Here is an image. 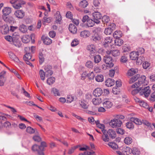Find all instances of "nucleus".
<instances>
[{
	"label": "nucleus",
	"instance_id": "obj_1",
	"mask_svg": "<svg viewBox=\"0 0 155 155\" xmlns=\"http://www.w3.org/2000/svg\"><path fill=\"white\" fill-rule=\"evenodd\" d=\"M35 49V47L33 46L30 47H26L25 48L26 53L23 57L24 61L30 60L31 59V56L30 52H33Z\"/></svg>",
	"mask_w": 155,
	"mask_h": 155
},
{
	"label": "nucleus",
	"instance_id": "obj_2",
	"mask_svg": "<svg viewBox=\"0 0 155 155\" xmlns=\"http://www.w3.org/2000/svg\"><path fill=\"white\" fill-rule=\"evenodd\" d=\"M140 94L141 95H144V97H148L151 93V91L149 86L143 87H141L140 88Z\"/></svg>",
	"mask_w": 155,
	"mask_h": 155
},
{
	"label": "nucleus",
	"instance_id": "obj_3",
	"mask_svg": "<svg viewBox=\"0 0 155 155\" xmlns=\"http://www.w3.org/2000/svg\"><path fill=\"white\" fill-rule=\"evenodd\" d=\"M113 41V38L110 37H108L104 38V41L103 42V46L107 48L109 46L113 48L114 47V45L112 43Z\"/></svg>",
	"mask_w": 155,
	"mask_h": 155
},
{
	"label": "nucleus",
	"instance_id": "obj_4",
	"mask_svg": "<svg viewBox=\"0 0 155 155\" xmlns=\"http://www.w3.org/2000/svg\"><path fill=\"white\" fill-rule=\"evenodd\" d=\"M104 61L108 65L109 68H111L113 67L114 65V64L113 63L114 61L111 56L109 55L105 56L104 58Z\"/></svg>",
	"mask_w": 155,
	"mask_h": 155
},
{
	"label": "nucleus",
	"instance_id": "obj_5",
	"mask_svg": "<svg viewBox=\"0 0 155 155\" xmlns=\"http://www.w3.org/2000/svg\"><path fill=\"white\" fill-rule=\"evenodd\" d=\"M121 124L122 122L120 120L117 119L111 120L109 123L110 125L113 128L120 127Z\"/></svg>",
	"mask_w": 155,
	"mask_h": 155
},
{
	"label": "nucleus",
	"instance_id": "obj_6",
	"mask_svg": "<svg viewBox=\"0 0 155 155\" xmlns=\"http://www.w3.org/2000/svg\"><path fill=\"white\" fill-rule=\"evenodd\" d=\"M92 15L95 23L97 24L99 23L100 21L99 20L101 18V14L98 12H95L93 13Z\"/></svg>",
	"mask_w": 155,
	"mask_h": 155
},
{
	"label": "nucleus",
	"instance_id": "obj_7",
	"mask_svg": "<svg viewBox=\"0 0 155 155\" xmlns=\"http://www.w3.org/2000/svg\"><path fill=\"white\" fill-rule=\"evenodd\" d=\"M51 66L50 65H47L45 67L44 70L46 77H48L52 74L53 72L51 70Z\"/></svg>",
	"mask_w": 155,
	"mask_h": 155
},
{
	"label": "nucleus",
	"instance_id": "obj_8",
	"mask_svg": "<svg viewBox=\"0 0 155 155\" xmlns=\"http://www.w3.org/2000/svg\"><path fill=\"white\" fill-rule=\"evenodd\" d=\"M12 12V8L9 7H4L2 10V12L3 14L2 17L7 16L9 15Z\"/></svg>",
	"mask_w": 155,
	"mask_h": 155
},
{
	"label": "nucleus",
	"instance_id": "obj_9",
	"mask_svg": "<svg viewBox=\"0 0 155 155\" xmlns=\"http://www.w3.org/2000/svg\"><path fill=\"white\" fill-rule=\"evenodd\" d=\"M12 37L13 39L14 45L16 46L18 45H18H17L15 44V42L18 43L19 42L18 39L20 38V36L18 32H14L12 34Z\"/></svg>",
	"mask_w": 155,
	"mask_h": 155
},
{
	"label": "nucleus",
	"instance_id": "obj_10",
	"mask_svg": "<svg viewBox=\"0 0 155 155\" xmlns=\"http://www.w3.org/2000/svg\"><path fill=\"white\" fill-rule=\"evenodd\" d=\"M6 73V72L4 71L0 73V86H2L4 85Z\"/></svg>",
	"mask_w": 155,
	"mask_h": 155
},
{
	"label": "nucleus",
	"instance_id": "obj_11",
	"mask_svg": "<svg viewBox=\"0 0 155 155\" xmlns=\"http://www.w3.org/2000/svg\"><path fill=\"white\" fill-rule=\"evenodd\" d=\"M14 14L17 18H22L25 16V12L22 10H17L15 12Z\"/></svg>",
	"mask_w": 155,
	"mask_h": 155
},
{
	"label": "nucleus",
	"instance_id": "obj_12",
	"mask_svg": "<svg viewBox=\"0 0 155 155\" xmlns=\"http://www.w3.org/2000/svg\"><path fill=\"white\" fill-rule=\"evenodd\" d=\"M103 104L104 107L107 109H109L111 108L113 105L112 102L108 100H104Z\"/></svg>",
	"mask_w": 155,
	"mask_h": 155
},
{
	"label": "nucleus",
	"instance_id": "obj_13",
	"mask_svg": "<svg viewBox=\"0 0 155 155\" xmlns=\"http://www.w3.org/2000/svg\"><path fill=\"white\" fill-rule=\"evenodd\" d=\"M32 149L34 151H37L39 155H44L43 152L40 150L39 146L35 144L32 147Z\"/></svg>",
	"mask_w": 155,
	"mask_h": 155
},
{
	"label": "nucleus",
	"instance_id": "obj_14",
	"mask_svg": "<svg viewBox=\"0 0 155 155\" xmlns=\"http://www.w3.org/2000/svg\"><path fill=\"white\" fill-rule=\"evenodd\" d=\"M147 83H144L141 81L139 80L138 82H137L135 83L134 84L131 86V88H137L139 87L142 86H144L145 84H146Z\"/></svg>",
	"mask_w": 155,
	"mask_h": 155
},
{
	"label": "nucleus",
	"instance_id": "obj_15",
	"mask_svg": "<svg viewBox=\"0 0 155 155\" xmlns=\"http://www.w3.org/2000/svg\"><path fill=\"white\" fill-rule=\"evenodd\" d=\"M103 93V91L100 88H97L93 92V94L96 97L100 96Z\"/></svg>",
	"mask_w": 155,
	"mask_h": 155
},
{
	"label": "nucleus",
	"instance_id": "obj_16",
	"mask_svg": "<svg viewBox=\"0 0 155 155\" xmlns=\"http://www.w3.org/2000/svg\"><path fill=\"white\" fill-rule=\"evenodd\" d=\"M115 84L114 80L110 78L107 79L105 81V84L107 87H110L113 86Z\"/></svg>",
	"mask_w": 155,
	"mask_h": 155
},
{
	"label": "nucleus",
	"instance_id": "obj_17",
	"mask_svg": "<svg viewBox=\"0 0 155 155\" xmlns=\"http://www.w3.org/2000/svg\"><path fill=\"white\" fill-rule=\"evenodd\" d=\"M138 72L137 69L131 68L128 70L127 74L128 76H131L137 74Z\"/></svg>",
	"mask_w": 155,
	"mask_h": 155
},
{
	"label": "nucleus",
	"instance_id": "obj_18",
	"mask_svg": "<svg viewBox=\"0 0 155 155\" xmlns=\"http://www.w3.org/2000/svg\"><path fill=\"white\" fill-rule=\"evenodd\" d=\"M42 38L43 43L46 45H50L52 42V40L48 37L43 36Z\"/></svg>",
	"mask_w": 155,
	"mask_h": 155
},
{
	"label": "nucleus",
	"instance_id": "obj_19",
	"mask_svg": "<svg viewBox=\"0 0 155 155\" xmlns=\"http://www.w3.org/2000/svg\"><path fill=\"white\" fill-rule=\"evenodd\" d=\"M69 30L71 33L73 34H76L77 32V28L74 24H70L69 25Z\"/></svg>",
	"mask_w": 155,
	"mask_h": 155
},
{
	"label": "nucleus",
	"instance_id": "obj_20",
	"mask_svg": "<svg viewBox=\"0 0 155 155\" xmlns=\"http://www.w3.org/2000/svg\"><path fill=\"white\" fill-rule=\"evenodd\" d=\"M87 49L89 51V52L91 54H94L95 53L96 51L95 49V46L93 45H91L88 46L87 47Z\"/></svg>",
	"mask_w": 155,
	"mask_h": 155
},
{
	"label": "nucleus",
	"instance_id": "obj_21",
	"mask_svg": "<svg viewBox=\"0 0 155 155\" xmlns=\"http://www.w3.org/2000/svg\"><path fill=\"white\" fill-rule=\"evenodd\" d=\"M112 26H115V24L114 23H112ZM114 28L112 27V28L109 27L107 28H106L105 29L104 31V33L106 35H110L112 31H113Z\"/></svg>",
	"mask_w": 155,
	"mask_h": 155
},
{
	"label": "nucleus",
	"instance_id": "obj_22",
	"mask_svg": "<svg viewBox=\"0 0 155 155\" xmlns=\"http://www.w3.org/2000/svg\"><path fill=\"white\" fill-rule=\"evenodd\" d=\"M3 20L6 22L9 23H13L14 21V19L12 16H5L2 17Z\"/></svg>",
	"mask_w": 155,
	"mask_h": 155
},
{
	"label": "nucleus",
	"instance_id": "obj_23",
	"mask_svg": "<svg viewBox=\"0 0 155 155\" xmlns=\"http://www.w3.org/2000/svg\"><path fill=\"white\" fill-rule=\"evenodd\" d=\"M90 35V32L87 30H84L80 33L81 37L83 38H86L88 37Z\"/></svg>",
	"mask_w": 155,
	"mask_h": 155
},
{
	"label": "nucleus",
	"instance_id": "obj_24",
	"mask_svg": "<svg viewBox=\"0 0 155 155\" xmlns=\"http://www.w3.org/2000/svg\"><path fill=\"white\" fill-rule=\"evenodd\" d=\"M111 52L112 55L115 57H117L120 54V51L117 50H114L112 51H106V53L108 54H110Z\"/></svg>",
	"mask_w": 155,
	"mask_h": 155
},
{
	"label": "nucleus",
	"instance_id": "obj_25",
	"mask_svg": "<svg viewBox=\"0 0 155 155\" xmlns=\"http://www.w3.org/2000/svg\"><path fill=\"white\" fill-rule=\"evenodd\" d=\"M108 134L112 139H114L116 137L115 132L112 129H109L108 130Z\"/></svg>",
	"mask_w": 155,
	"mask_h": 155
},
{
	"label": "nucleus",
	"instance_id": "obj_26",
	"mask_svg": "<svg viewBox=\"0 0 155 155\" xmlns=\"http://www.w3.org/2000/svg\"><path fill=\"white\" fill-rule=\"evenodd\" d=\"M130 119L131 121L137 124L141 125L142 124V121L137 118L132 117Z\"/></svg>",
	"mask_w": 155,
	"mask_h": 155
},
{
	"label": "nucleus",
	"instance_id": "obj_27",
	"mask_svg": "<svg viewBox=\"0 0 155 155\" xmlns=\"http://www.w3.org/2000/svg\"><path fill=\"white\" fill-rule=\"evenodd\" d=\"M8 55L10 58L14 61L18 62L19 61V59L12 52H8Z\"/></svg>",
	"mask_w": 155,
	"mask_h": 155
},
{
	"label": "nucleus",
	"instance_id": "obj_28",
	"mask_svg": "<svg viewBox=\"0 0 155 155\" xmlns=\"http://www.w3.org/2000/svg\"><path fill=\"white\" fill-rule=\"evenodd\" d=\"M1 30L2 33L4 34L7 33L9 31L8 27L6 25H2L1 27Z\"/></svg>",
	"mask_w": 155,
	"mask_h": 155
},
{
	"label": "nucleus",
	"instance_id": "obj_29",
	"mask_svg": "<svg viewBox=\"0 0 155 155\" xmlns=\"http://www.w3.org/2000/svg\"><path fill=\"white\" fill-rule=\"evenodd\" d=\"M138 54L135 51H133L131 52L130 54V57L132 60H135L137 58Z\"/></svg>",
	"mask_w": 155,
	"mask_h": 155
},
{
	"label": "nucleus",
	"instance_id": "obj_30",
	"mask_svg": "<svg viewBox=\"0 0 155 155\" xmlns=\"http://www.w3.org/2000/svg\"><path fill=\"white\" fill-rule=\"evenodd\" d=\"M123 41L121 38H117L114 40V43L115 45L118 46H121L123 43Z\"/></svg>",
	"mask_w": 155,
	"mask_h": 155
},
{
	"label": "nucleus",
	"instance_id": "obj_31",
	"mask_svg": "<svg viewBox=\"0 0 155 155\" xmlns=\"http://www.w3.org/2000/svg\"><path fill=\"white\" fill-rule=\"evenodd\" d=\"M31 38V37L28 35H26L23 36L21 38L22 42L24 43L28 42Z\"/></svg>",
	"mask_w": 155,
	"mask_h": 155
},
{
	"label": "nucleus",
	"instance_id": "obj_32",
	"mask_svg": "<svg viewBox=\"0 0 155 155\" xmlns=\"http://www.w3.org/2000/svg\"><path fill=\"white\" fill-rule=\"evenodd\" d=\"M93 104L95 105H99L101 102V99L99 97H96L93 98L92 101Z\"/></svg>",
	"mask_w": 155,
	"mask_h": 155
},
{
	"label": "nucleus",
	"instance_id": "obj_33",
	"mask_svg": "<svg viewBox=\"0 0 155 155\" xmlns=\"http://www.w3.org/2000/svg\"><path fill=\"white\" fill-rule=\"evenodd\" d=\"M55 18L56 23L60 24L61 20V17L59 11L57 12L56 15H55Z\"/></svg>",
	"mask_w": 155,
	"mask_h": 155
},
{
	"label": "nucleus",
	"instance_id": "obj_34",
	"mask_svg": "<svg viewBox=\"0 0 155 155\" xmlns=\"http://www.w3.org/2000/svg\"><path fill=\"white\" fill-rule=\"evenodd\" d=\"M131 153L134 155H139L140 152V150L138 148L134 147L131 149Z\"/></svg>",
	"mask_w": 155,
	"mask_h": 155
},
{
	"label": "nucleus",
	"instance_id": "obj_35",
	"mask_svg": "<svg viewBox=\"0 0 155 155\" xmlns=\"http://www.w3.org/2000/svg\"><path fill=\"white\" fill-rule=\"evenodd\" d=\"M140 75L138 74H137L134 76L132 77L129 81V82L131 84L134 82L136 81L139 77Z\"/></svg>",
	"mask_w": 155,
	"mask_h": 155
},
{
	"label": "nucleus",
	"instance_id": "obj_36",
	"mask_svg": "<svg viewBox=\"0 0 155 155\" xmlns=\"http://www.w3.org/2000/svg\"><path fill=\"white\" fill-rule=\"evenodd\" d=\"M88 5V3L86 0H83L81 1L79 4V6L83 8L87 7Z\"/></svg>",
	"mask_w": 155,
	"mask_h": 155
},
{
	"label": "nucleus",
	"instance_id": "obj_37",
	"mask_svg": "<svg viewBox=\"0 0 155 155\" xmlns=\"http://www.w3.org/2000/svg\"><path fill=\"white\" fill-rule=\"evenodd\" d=\"M94 21L92 19H89L87 21L86 25L88 27H92L94 25Z\"/></svg>",
	"mask_w": 155,
	"mask_h": 155
},
{
	"label": "nucleus",
	"instance_id": "obj_38",
	"mask_svg": "<svg viewBox=\"0 0 155 155\" xmlns=\"http://www.w3.org/2000/svg\"><path fill=\"white\" fill-rule=\"evenodd\" d=\"M91 56H94V61L95 63H99L101 60V57L100 55L99 54L94 56V55L92 54Z\"/></svg>",
	"mask_w": 155,
	"mask_h": 155
},
{
	"label": "nucleus",
	"instance_id": "obj_39",
	"mask_svg": "<svg viewBox=\"0 0 155 155\" xmlns=\"http://www.w3.org/2000/svg\"><path fill=\"white\" fill-rule=\"evenodd\" d=\"M123 150L126 155H129L131 153V149L129 147H126L123 148Z\"/></svg>",
	"mask_w": 155,
	"mask_h": 155
},
{
	"label": "nucleus",
	"instance_id": "obj_40",
	"mask_svg": "<svg viewBox=\"0 0 155 155\" xmlns=\"http://www.w3.org/2000/svg\"><path fill=\"white\" fill-rule=\"evenodd\" d=\"M51 92L55 96H60V94L59 91L55 88H53L51 89Z\"/></svg>",
	"mask_w": 155,
	"mask_h": 155
},
{
	"label": "nucleus",
	"instance_id": "obj_41",
	"mask_svg": "<svg viewBox=\"0 0 155 155\" xmlns=\"http://www.w3.org/2000/svg\"><path fill=\"white\" fill-rule=\"evenodd\" d=\"M55 81V78L53 77H50L48 78L47 80V82L49 85H51L53 84Z\"/></svg>",
	"mask_w": 155,
	"mask_h": 155
},
{
	"label": "nucleus",
	"instance_id": "obj_42",
	"mask_svg": "<svg viewBox=\"0 0 155 155\" xmlns=\"http://www.w3.org/2000/svg\"><path fill=\"white\" fill-rule=\"evenodd\" d=\"M96 81L98 82H101L104 80V76L102 74L97 75L95 77Z\"/></svg>",
	"mask_w": 155,
	"mask_h": 155
},
{
	"label": "nucleus",
	"instance_id": "obj_43",
	"mask_svg": "<svg viewBox=\"0 0 155 155\" xmlns=\"http://www.w3.org/2000/svg\"><path fill=\"white\" fill-rule=\"evenodd\" d=\"M121 33L120 31H115L113 34V37L114 38H119L121 37Z\"/></svg>",
	"mask_w": 155,
	"mask_h": 155
},
{
	"label": "nucleus",
	"instance_id": "obj_44",
	"mask_svg": "<svg viewBox=\"0 0 155 155\" xmlns=\"http://www.w3.org/2000/svg\"><path fill=\"white\" fill-rule=\"evenodd\" d=\"M19 30L22 32L25 33L27 31V28L26 26L22 24L20 25L19 27Z\"/></svg>",
	"mask_w": 155,
	"mask_h": 155
},
{
	"label": "nucleus",
	"instance_id": "obj_45",
	"mask_svg": "<svg viewBox=\"0 0 155 155\" xmlns=\"http://www.w3.org/2000/svg\"><path fill=\"white\" fill-rule=\"evenodd\" d=\"M93 5L92 6V9L94 10L95 9V7L97 8L99 7L100 3L98 0H94L93 2Z\"/></svg>",
	"mask_w": 155,
	"mask_h": 155
},
{
	"label": "nucleus",
	"instance_id": "obj_46",
	"mask_svg": "<svg viewBox=\"0 0 155 155\" xmlns=\"http://www.w3.org/2000/svg\"><path fill=\"white\" fill-rule=\"evenodd\" d=\"M80 146L79 145H78L74 147H72L70 149L68 152V154H71L74 152L75 150L79 147H80Z\"/></svg>",
	"mask_w": 155,
	"mask_h": 155
},
{
	"label": "nucleus",
	"instance_id": "obj_47",
	"mask_svg": "<svg viewBox=\"0 0 155 155\" xmlns=\"http://www.w3.org/2000/svg\"><path fill=\"white\" fill-rule=\"evenodd\" d=\"M130 47L128 45H125L122 46V49L123 52H126L130 51Z\"/></svg>",
	"mask_w": 155,
	"mask_h": 155
},
{
	"label": "nucleus",
	"instance_id": "obj_48",
	"mask_svg": "<svg viewBox=\"0 0 155 155\" xmlns=\"http://www.w3.org/2000/svg\"><path fill=\"white\" fill-rule=\"evenodd\" d=\"M92 39L94 41L96 42L99 41L101 39V36L98 34H95L93 36L92 38Z\"/></svg>",
	"mask_w": 155,
	"mask_h": 155
},
{
	"label": "nucleus",
	"instance_id": "obj_49",
	"mask_svg": "<svg viewBox=\"0 0 155 155\" xmlns=\"http://www.w3.org/2000/svg\"><path fill=\"white\" fill-rule=\"evenodd\" d=\"M136 63L138 65L141 64L142 62L144 60V58L143 56H140L137 59Z\"/></svg>",
	"mask_w": 155,
	"mask_h": 155
},
{
	"label": "nucleus",
	"instance_id": "obj_50",
	"mask_svg": "<svg viewBox=\"0 0 155 155\" xmlns=\"http://www.w3.org/2000/svg\"><path fill=\"white\" fill-rule=\"evenodd\" d=\"M131 121L127 122L126 124L127 127L129 129H132L134 128V126Z\"/></svg>",
	"mask_w": 155,
	"mask_h": 155
},
{
	"label": "nucleus",
	"instance_id": "obj_51",
	"mask_svg": "<svg viewBox=\"0 0 155 155\" xmlns=\"http://www.w3.org/2000/svg\"><path fill=\"white\" fill-rule=\"evenodd\" d=\"M108 145L112 148L113 150H115L118 148L117 145L114 142H109L108 144Z\"/></svg>",
	"mask_w": 155,
	"mask_h": 155
},
{
	"label": "nucleus",
	"instance_id": "obj_52",
	"mask_svg": "<svg viewBox=\"0 0 155 155\" xmlns=\"http://www.w3.org/2000/svg\"><path fill=\"white\" fill-rule=\"evenodd\" d=\"M132 142V138L129 137H126L124 140V143L128 145L130 144Z\"/></svg>",
	"mask_w": 155,
	"mask_h": 155
},
{
	"label": "nucleus",
	"instance_id": "obj_53",
	"mask_svg": "<svg viewBox=\"0 0 155 155\" xmlns=\"http://www.w3.org/2000/svg\"><path fill=\"white\" fill-rule=\"evenodd\" d=\"M51 21V18L50 17L47 18V17H44L42 23L44 25L45 24V23H49Z\"/></svg>",
	"mask_w": 155,
	"mask_h": 155
},
{
	"label": "nucleus",
	"instance_id": "obj_54",
	"mask_svg": "<svg viewBox=\"0 0 155 155\" xmlns=\"http://www.w3.org/2000/svg\"><path fill=\"white\" fill-rule=\"evenodd\" d=\"M39 75L41 80L44 81L45 76V72L42 70H40L39 72Z\"/></svg>",
	"mask_w": 155,
	"mask_h": 155
},
{
	"label": "nucleus",
	"instance_id": "obj_55",
	"mask_svg": "<svg viewBox=\"0 0 155 155\" xmlns=\"http://www.w3.org/2000/svg\"><path fill=\"white\" fill-rule=\"evenodd\" d=\"M110 20V18L107 16L104 15L102 18V21L104 24L108 23Z\"/></svg>",
	"mask_w": 155,
	"mask_h": 155
},
{
	"label": "nucleus",
	"instance_id": "obj_56",
	"mask_svg": "<svg viewBox=\"0 0 155 155\" xmlns=\"http://www.w3.org/2000/svg\"><path fill=\"white\" fill-rule=\"evenodd\" d=\"M80 105L84 109H87L88 106L87 103L84 101L81 102Z\"/></svg>",
	"mask_w": 155,
	"mask_h": 155
},
{
	"label": "nucleus",
	"instance_id": "obj_57",
	"mask_svg": "<svg viewBox=\"0 0 155 155\" xmlns=\"http://www.w3.org/2000/svg\"><path fill=\"white\" fill-rule=\"evenodd\" d=\"M128 59L127 57L125 55L122 56L120 59V62L122 64H124L127 62Z\"/></svg>",
	"mask_w": 155,
	"mask_h": 155
},
{
	"label": "nucleus",
	"instance_id": "obj_58",
	"mask_svg": "<svg viewBox=\"0 0 155 155\" xmlns=\"http://www.w3.org/2000/svg\"><path fill=\"white\" fill-rule=\"evenodd\" d=\"M140 106L145 108H149V105L145 102L143 101H142L140 102Z\"/></svg>",
	"mask_w": 155,
	"mask_h": 155
},
{
	"label": "nucleus",
	"instance_id": "obj_59",
	"mask_svg": "<svg viewBox=\"0 0 155 155\" xmlns=\"http://www.w3.org/2000/svg\"><path fill=\"white\" fill-rule=\"evenodd\" d=\"M26 130L28 133L30 134H33L35 132V130L30 127H28Z\"/></svg>",
	"mask_w": 155,
	"mask_h": 155
},
{
	"label": "nucleus",
	"instance_id": "obj_60",
	"mask_svg": "<svg viewBox=\"0 0 155 155\" xmlns=\"http://www.w3.org/2000/svg\"><path fill=\"white\" fill-rule=\"evenodd\" d=\"M40 150L43 152L44 148L47 147L46 143L45 142H42L41 143V145L39 146Z\"/></svg>",
	"mask_w": 155,
	"mask_h": 155
},
{
	"label": "nucleus",
	"instance_id": "obj_61",
	"mask_svg": "<svg viewBox=\"0 0 155 155\" xmlns=\"http://www.w3.org/2000/svg\"><path fill=\"white\" fill-rule=\"evenodd\" d=\"M101 138L102 140L105 142H107L109 141V137L108 134L102 135Z\"/></svg>",
	"mask_w": 155,
	"mask_h": 155
},
{
	"label": "nucleus",
	"instance_id": "obj_62",
	"mask_svg": "<svg viewBox=\"0 0 155 155\" xmlns=\"http://www.w3.org/2000/svg\"><path fill=\"white\" fill-rule=\"evenodd\" d=\"M86 66L88 68H91L93 67V62L91 61H88L86 63Z\"/></svg>",
	"mask_w": 155,
	"mask_h": 155
},
{
	"label": "nucleus",
	"instance_id": "obj_63",
	"mask_svg": "<svg viewBox=\"0 0 155 155\" xmlns=\"http://www.w3.org/2000/svg\"><path fill=\"white\" fill-rule=\"evenodd\" d=\"M79 44V41L77 39H74L71 43V46L74 47L77 45Z\"/></svg>",
	"mask_w": 155,
	"mask_h": 155
},
{
	"label": "nucleus",
	"instance_id": "obj_64",
	"mask_svg": "<svg viewBox=\"0 0 155 155\" xmlns=\"http://www.w3.org/2000/svg\"><path fill=\"white\" fill-rule=\"evenodd\" d=\"M67 102L71 103L74 100V97L71 95H68L67 97Z\"/></svg>",
	"mask_w": 155,
	"mask_h": 155
}]
</instances>
